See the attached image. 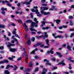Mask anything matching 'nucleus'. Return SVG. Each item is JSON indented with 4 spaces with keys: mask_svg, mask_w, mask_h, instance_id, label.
I'll return each instance as SVG.
<instances>
[{
    "mask_svg": "<svg viewBox=\"0 0 74 74\" xmlns=\"http://www.w3.org/2000/svg\"><path fill=\"white\" fill-rule=\"evenodd\" d=\"M67 27V25L62 26V28H64V29H66Z\"/></svg>",
    "mask_w": 74,
    "mask_h": 74,
    "instance_id": "48",
    "label": "nucleus"
},
{
    "mask_svg": "<svg viewBox=\"0 0 74 74\" xmlns=\"http://www.w3.org/2000/svg\"><path fill=\"white\" fill-rule=\"evenodd\" d=\"M52 36H53V37L54 38H55V39H56V38H58V36H55V34H52Z\"/></svg>",
    "mask_w": 74,
    "mask_h": 74,
    "instance_id": "29",
    "label": "nucleus"
},
{
    "mask_svg": "<svg viewBox=\"0 0 74 74\" xmlns=\"http://www.w3.org/2000/svg\"><path fill=\"white\" fill-rule=\"evenodd\" d=\"M45 42H46L47 45L49 46H50V45L49 44V39H47L46 40Z\"/></svg>",
    "mask_w": 74,
    "mask_h": 74,
    "instance_id": "17",
    "label": "nucleus"
},
{
    "mask_svg": "<svg viewBox=\"0 0 74 74\" xmlns=\"http://www.w3.org/2000/svg\"><path fill=\"white\" fill-rule=\"evenodd\" d=\"M69 25L72 26H73L74 25V22H73V21L72 20H70L69 21Z\"/></svg>",
    "mask_w": 74,
    "mask_h": 74,
    "instance_id": "11",
    "label": "nucleus"
},
{
    "mask_svg": "<svg viewBox=\"0 0 74 74\" xmlns=\"http://www.w3.org/2000/svg\"><path fill=\"white\" fill-rule=\"evenodd\" d=\"M58 38H63V36L62 35H58L57 36Z\"/></svg>",
    "mask_w": 74,
    "mask_h": 74,
    "instance_id": "31",
    "label": "nucleus"
},
{
    "mask_svg": "<svg viewBox=\"0 0 74 74\" xmlns=\"http://www.w3.org/2000/svg\"><path fill=\"white\" fill-rule=\"evenodd\" d=\"M59 64H62V66H65L66 65V64L64 63H62V62H60L59 64H58V65H59Z\"/></svg>",
    "mask_w": 74,
    "mask_h": 74,
    "instance_id": "30",
    "label": "nucleus"
},
{
    "mask_svg": "<svg viewBox=\"0 0 74 74\" xmlns=\"http://www.w3.org/2000/svg\"><path fill=\"white\" fill-rule=\"evenodd\" d=\"M34 58L35 59H39V57L38 56H36Z\"/></svg>",
    "mask_w": 74,
    "mask_h": 74,
    "instance_id": "37",
    "label": "nucleus"
},
{
    "mask_svg": "<svg viewBox=\"0 0 74 74\" xmlns=\"http://www.w3.org/2000/svg\"><path fill=\"white\" fill-rule=\"evenodd\" d=\"M69 19H73V16H70L68 17Z\"/></svg>",
    "mask_w": 74,
    "mask_h": 74,
    "instance_id": "44",
    "label": "nucleus"
},
{
    "mask_svg": "<svg viewBox=\"0 0 74 74\" xmlns=\"http://www.w3.org/2000/svg\"><path fill=\"white\" fill-rule=\"evenodd\" d=\"M74 33H71V35L70 36V37L71 38L74 36Z\"/></svg>",
    "mask_w": 74,
    "mask_h": 74,
    "instance_id": "51",
    "label": "nucleus"
},
{
    "mask_svg": "<svg viewBox=\"0 0 74 74\" xmlns=\"http://www.w3.org/2000/svg\"><path fill=\"white\" fill-rule=\"evenodd\" d=\"M38 7H37V6H34V9H36V10H34L35 11H36V10H37V8H38Z\"/></svg>",
    "mask_w": 74,
    "mask_h": 74,
    "instance_id": "56",
    "label": "nucleus"
},
{
    "mask_svg": "<svg viewBox=\"0 0 74 74\" xmlns=\"http://www.w3.org/2000/svg\"><path fill=\"white\" fill-rule=\"evenodd\" d=\"M38 50V49L36 48L34 50V51H32V52H30V54H32V53H35V51H37Z\"/></svg>",
    "mask_w": 74,
    "mask_h": 74,
    "instance_id": "18",
    "label": "nucleus"
},
{
    "mask_svg": "<svg viewBox=\"0 0 74 74\" xmlns=\"http://www.w3.org/2000/svg\"><path fill=\"white\" fill-rule=\"evenodd\" d=\"M10 51L12 52H14L15 51H16V49L11 48L10 49Z\"/></svg>",
    "mask_w": 74,
    "mask_h": 74,
    "instance_id": "14",
    "label": "nucleus"
},
{
    "mask_svg": "<svg viewBox=\"0 0 74 74\" xmlns=\"http://www.w3.org/2000/svg\"><path fill=\"white\" fill-rule=\"evenodd\" d=\"M12 67V68H13L14 67H13V66H12V65L11 66L9 65H8L6 66V69H8L9 67Z\"/></svg>",
    "mask_w": 74,
    "mask_h": 74,
    "instance_id": "15",
    "label": "nucleus"
},
{
    "mask_svg": "<svg viewBox=\"0 0 74 74\" xmlns=\"http://www.w3.org/2000/svg\"><path fill=\"white\" fill-rule=\"evenodd\" d=\"M44 61L46 62L47 63H46V65H49V66H51V64L49 63V61H48L47 59H45L44 60Z\"/></svg>",
    "mask_w": 74,
    "mask_h": 74,
    "instance_id": "5",
    "label": "nucleus"
},
{
    "mask_svg": "<svg viewBox=\"0 0 74 74\" xmlns=\"http://www.w3.org/2000/svg\"><path fill=\"white\" fill-rule=\"evenodd\" d=\"M7 5L9 6V7H11V6H12L11 5V4H10L9 3H7Z\"/></svg>",
    "mask_w": 74,
    "mask_h": 74,
    "instance_id": "59",
    "label": "nucleus"
},
{
    "mask_svg": "<svg viewBox=\"0 0 74 74\" xmlns=\"http://www.w3.org/2000/svg\"><path fill=\"white\" fill-rule=\"evenodd\" d=\"M56 53L57 55H58L59 56L61 54L60 53H59V52H56Z\"/></svg>",
    "mask_w": 74,
    "mask_h": 74,
    "instance_id": "52",
    "label": "nucleus"
},
{
    "mask_svg": "<svg viewBox=\"0 0 74 74\" xmlns=\"http://www.w3.org/2000/svg\"><path fill=\"white\" fill-rule=\"evenodd\" d=\"M14 30H16V31H14L13 32H12V33L13 34H16V29H14Z\"/></svg>",
    "mask_w": 74,
    "mask_h": 74,
    "instance_id": "32",
    "label": "nucleus"
},
{
    "mask_svg": "<svg viewBox=\"0 0 74 74\" xmlns=\"http://www.w3.org/2000/svg\"><path fill=\"white\" fill-rule=\"evenodd\" d=\"M8 44L9 45H7V47H10L14 46L15 45V44H11L10 42H8Z\"/></svg>",
    "mask_w": 74,
    "mask_h": 74,
    "instance_id": "7",
    "label": "nucleus"
},
{
    "mask_svg": "<svg viewBox=\"0 0 74 74\" xmlns=\"http://www.w3.org/2000/svg\"><path fill=\"white\" fill-rule=\"evenodd\" d=\"M67 48L68 49L70 50V51H71V47L70 46L68 45L67 46Z\"/></svg>",
    "mask_w": 74,
    "mask_h": 74,
    "instance_id": "26",
    "label": "nucleus"
},
{
    "mask_svg": "<svg viewBox=\"0 0 74 74\" xmlns=\"http://www.w3.org/2000/svg\"><path fill=\"white\" fill-rule=\"evenodd\" d=\"M17 5L18 7H20V5H21V3H18L17 4Z\"/></svg>",
    "mask_w": 74,
    "mask_h": 74,
    "instance_id": "50",
    "label": "nucleus"
},
{
    "mask_svg": "<svg viewBox=\"0 0 74 74\" xmlns=\"http://www.w3.org/2000/svg\"><path fill=\"white\" fill-rule=\"evenodd\" d=\"M15 67H15L13 69V70H17V69H18V67H17V66H16V65H14Z\"/></svg>",
    "mask_w": 74,
    "mask_h": 74,
    "instance_id": "39",
    "label": "nucleus"
},
{
    "mask_svg": "<svg viewBox=\"0 0 74 74\" xmlns=\"http://www.w3.org/2000/svg\"><path fill=\"white\" fill-rule=\"evenodd\" d=\"M14 35L16 37H18V38H20V37L18 36V34H16Z\"/></svg>",
    "mask_w": 74,
    "mask_h": 74,
    "instance_id": "43",
    "label": "nucleus"
},
{
    "mask_svg": "<svg viewBox=\"0 0 74 74\" xmlns=\"http://www.w3.org/2000/svg\"><path fill=\"white\" fill-rule=\"evenodd\" d=\"M9 62V61L7 60H4L3 61H0V64H3V63H7Z\"/></svg>",
    "mask_w": 74,
    "mask_h": 74,
    "instance_id": "4",
    "label": "nucleus"
},
{
    "mask_svg": "<svg viewBox=\"0 0 74 74\" xmlns=\"http://www.w3.org/2000/svg\"><path fill=\"white\" fill-rule=\"evenodd\" d=\"M69 31H74V29H69Z\"/></svg>",
    "mask_w": 74,
    "mask_h": 74,
    "instance_id": "62",
    "label": "nucleus"
},
{
    "mask_svg": "<svg viewBox=\"0 0 74 74\" xmlns=\"http://www.w3.org/2000/svg\"><path fill=\"white\" fill-rule=\"evenodd\" d=\"M71 57L69 58V60L70 61V62H72V63H74V61L73 60H71Z\"/></svg>",
    "mask_w": 74,
    "mask_h": 74,
    "instance_id": "35",
    "label": "nucleus"
},
{
    "mask_svg": "<svg viewBox=\"0 0 74 74\" xmlns=\"http://www.w3.org/2000/svg\"><path fill=\"white\" fill-rule=\"evenodd\" d=\"M8 3V1H2V3H3V4H4V3Z\"/></svg>",
    "mask_w": 74,
    "mask_h": 74,
    "instance_id": "42",
    "label": "nucleus"
},
{
    "mask_svg": "<svg viewBox=\"0 0 74 74\" xmlns=\"http://www.w3.org/2000/svg\"><path fill=\"white\" fill-rule=\"evenodd\" d=\"M23 56H27V54H26V51H24V53L23 54Z\"/></svg>",
    "mask_w": 74,
    "mask_h": 74,
    "instance_id": "28",
    "label": "nucleus"
},
{
    "mask_svg": "<svg viewBox=\"0 0 74 74\" xmlns=\"http://www.w3.org/2000/svg\"><path fill=\"white\" fill-rule=\"evenodd\" d=\"M57 24H59L60 22V20H56L55 21Z\"/></svg>",
    "mask_w": 74,
    "mask_h": 74,
    "instance_id": "21",
    "label": "nucleus"
},
{
    "mask_svg": "<svg viewBox=\"0 0 74 74\" xmlns=\"http://www.w3.org/2000/svg\"><path fill=\"white\" fill-rule=\"evenodd\" d=\"M8 36H9L10 37H11V33L9 32H8Z\"/></svg>",
    "mask_w": 74,
    "mask_h": 74,
    "instance_id": "46",
    "label": "nucleus"
},
{
    "mask_svg": "<svg viewBox=\"0 0 74 74\" xmlns=\"http://www.w3.org/2000/svg\"><path fill=\"white\" fill-rule=\"evenodd\" d=\"M41 23L42 24V25H41L40 26L41 27L44 26H45V25L46 23H47L46 22H45L44 21H41Z\"/></svg>",
    "mask_w": 74,
    "mask_h": 74,
    "instance_id": "12",
    "label": "nucleus"
},
{
    "mask_svg": "<svg viewBox=\"0 0 74 74\" xmlns=\"http://www.w3.org/2000/svg\"><path fill=\"white\" fill-rule=\"evenodd\" d=\"M34 22H35L36 23L34 22H32L31 23V27H34V26L35 27H37L38 25L37 24L38 23V21H37V18H34Z\"/></svg>",
    "mask_w": 74,
    "mask_h": 74,
    "instance_id": "1",
    "label": "nucleus"
},
{
    "mask_svg": "<svg viewBox=\"0 0 74 74\" xmlns=\"http://www.w3.org/2000/svg\"><path fill=\"white\" fill-rule=\"evenodd\" d=\"M50 52H51L50 51H47V54H49V53H50Z\"/></svg>",
    "mask_w": 74,
    "mask_h": 74,
    "instance_id": "61",
    "label": "nucleus"
},
{
    "mask_svg": "<svg viewBox=\"0 0 74 74\" xmlns=\"http://www.w3.org/2000/svg\"><path fill=\"white\" fill-rule=\"evenodd\" d=\"M42 44V42H39L37 43L36 45H34V47H38L40 45H41Z\"/></svg>",
    "mask_w": 74,
    "mask_h": 74,
    "instance_id": "6",
    "label": "nucleus"
},
{
    "mask_svg": "<svg viewBox=\"0 0 74 74\" xmlns=\"http://www.w3.org/2000/svg\"><path fill=\"white\" fill-rule=\"evenodd\" d=\"M41 12L42 14H43V15H49V14H50V12H44V11L42 10L41 11Z\"/></svg>",
    "mask_w": 74,
    "mask_h": 74,
    "instance_id": "3",
    "label": "nucleus"
},
{
    "mask_svg": "<svg viewBox=\"0 0 74 74\" xmlns=\"http://www.w3.org/2000/svg\"><path fill=\"white\" fill-rule=\"evenodd\" d=\"M26 23H30V22H32V21L31 20H28L26 21Z\"/></svg>",
    "mask_w": 74,
    "mask_h": 74,
    "instance_id": "27",
    "label": "nucleus"
},
{
    "mask_svg": "<svg viewBox=\"0 0 74 74\" xmlns=\"http://www.w3.org/2000/svg\"><path fill=\"white\" fill-rule=\"evenodd\" d=\"M63 28V26H60L58 27V29H60V30H61V29H62Z\"/></svg>",
    "mask_w": 74,
    "mask_h": 74,
    "instance_id": "49",
    "label": "nucleus"
},
{
    "mask_svg": "<svg viewBox=\"0 0 74 74\" xmlns=\"http://www.w3.org/2000/svg\"><path fill=\"white\" fill-rule=\"evenodd\" d=\"M11 25L13 26H15V24L14 23H12Z\"/></svg>",
    "mask_w": 74,
    "mask_h": 74,
    "instance_id": "64",
    "label": "nucleus"
},
{
    "mask_svg": "<svg viewBox=\"0 0 74 74\" xmlns=\"http://www.w3.org/2000/svg\"><path fill=\"white\" fill-rule=\"evenodd\" d=\"M51 60H52V61H53V62H55V61L56 60V59L55 58L53 57L51 58Z\"/></svg>",
    "mask_w": 74,
    "mask_h": 74,
    "instance_id": "34",
    "label": "nucleus"
},
{
    "mask_svg": "<svg viewBox=\"0 0 74 74\" xmlns=\"http://www.w3.org/2000/svg\"><path fill=\"white\" fill-rule=\"evenodd\" d=\"M21 59H22V57H21L18 59L17 60H18V61H19V60H21Z\"/></svg>",
    "mask_w": 74,
    "mask_h": 74,
    "instance_id": "55",
    "label": "nucleus"
},
{
    "mask_svg": "<svg viewBox=\"0 0 74 74\" xmlns=\"http://www.w3.org/2000/svg\"><path fill=\"white\" fill-rule=\"evenodd\" d=\"M48 5L46 4H42V5L43 6H47Z\"/></svg>",
    "mask_w": 74,
    "mask_h": 74,
    "instance_id": "54",
    "label": "nucleus"
},
{
    "mask_svg": "<svg viewBox=\"0 0 74 74\" xmlns=\"http://www.w3.org/2000/svg\"><path fill=\"white\" fill-rule=\"evenodd\" d=\"M0 28L4 29V28H5V25H2L0 23Z\"/></svg>",
    "mask_w": 74,
    "mask_h": 74,
    "instance_id": "19",
    "label": "nucleus"
},
{
    "mask_svg": "<svg viewBox=\"0 0 74 74\" xmlns=\"http://www.w3.org/2000/svg\"><path fill=\"white\" fill-rule=\"evenodd\" d=\"M55 6H51V8H51L49 9V10L50 11H53V10H54V8H55Z\"/></svg>",
    "mask_w": 74,
    "mask_h": 74,
    "instance_id": "23",
    "label": "nucleus"
},
{
    "mask_svg": "<svg viewBox=\"0 0 74 74\" xmlns=\"http://www.w3.org/2000/svg\"><path fill=\"white\" fill-rule=\"evenodd\" d=\"M31 40L33 42L34 41V40H35V38L34 37H32L31 38Z\"/></svg>",
    "mask_w": 74,
    "mask_h": 74,
    "instance_id": "40",
    "label": "nucleus"
},
{
    "mask_svg": "<svg viewBox=\"0 0 74 74\" xmlns=\"http://www.w3.org/2000/svg\"><path fill=\"white\" fill-rule=\"evenodd\" d=\"M38 71V68H36L34 72H36V71Z\"/></svg>",
    "mask_w": 74,
    "mask_h": 74,
    "instance_id": "57",
    "label": "nucleus"
},
{
    "mask_svg": "<svg viewBox=\"0 0 74 74\" xmlns=\"http://www.w3.org/2000/svg\"><path fill=\"white\" fill-rule=\"evenodd\" d=\"M43 72H41V74H46V72L47 71V69L44 68L43 69Z\"/></svg>",
    "mask_w": 74,
    "mask_h": 74,
    "instance_id": "8",
    "label": "nucleus"
},
{
    "mask_svg": "<svg viewBox=\"0 0 74 74\" xmlns=\"http://www.w3.org/2000/svg\"><path fill=\"white\" fill-rule=\"evenodd\" d=\"M27 43L28 45H30L31 44V42L30 41V39L28 38L27 41Z\"/></svg>",
    "mask_w": 74,
    "mask_h": 74,
    "instance_id": "10",
    "label": "nucleus"
},
{
    "mask_svg": "<svg viewBox=\"0 0 74 74\" xmlns=\"http://www.w3.org/2000/svg\"><path fill=\"white\" fill-rule=\"evenodd\" d=\"M44 48H49V46H45L44 47Z\"/></svg>",
    "mask_w": 74,
    "mask_h": 74,
    "instance_id": "58",
    "label": "nucleus"
},
{
    "mask_svg": "<svg viewBox=\"0 0 74 74\" xmlns=\"http://www.w3.org/2000/svg\"><path fill=\"white\" fill-rule=\"evenodd\" d=\"M24 25L25 26V30L26 32H27V31L29 30V29L27 28V26L25 23H24Z\"/></svg>",
    "mask_w": 74,
    "mask_h": 74,
    "instance_id": "9",
    "label": "nucleus"
},
{
    "mask_svg": "<svg viewBox=\"0 0 74 74\" xmlns=\"http://www.w3.org/2000/svg\"><path fill=\"white\" fill-rule=\"evenodd\" d=\"M45 1H46V0H41V2L42 3H44L45 2Z\"/></svg>",
    "mask_w": 74,
    "mask_h": 74,
    "instance_id": "53",
    "label": "nucleus"
},
{
    "mask_svg": "<svg viewBox=\"0 0 74 74\" xmlns=\"http://www.w3.org/2000/svg\"><path fill=\"white\" fill-rule=\"evenodd\" d=\"M31 17L32 19L33 18V13H30Z\"/></svg>",
    "mask_w": 74,
    "mask_h": 74,
    "instance_id": "47",
    "label": "nucleus"
},
{
    "mask_svg": "<svg viewBox=\"0 0 74 74\" xmlns=\"http://www.w3.org/2000/svg\"><path fill=\"white\" fill-rule=\"evenodd\" d=\"M65 38H67L68 37H69V35L66 34H65Z\"/></svg>",
    "mask_w": 74,
    "mask_h": 74,
    "instance_id": "45",
    "label": "nucleus"
},
{
    "mask_svg": "<svg viewBox=\"0 0 74 74\" xmlns=\"http://www.w3.org/2000/svg\"><path fill=\"white\" fill-rule=\"evenodd\" d=\"M69 73H71V74H72V73H73V71L72 70H71L69 71Z\"/></svg>",
    "mask_w": 74,
    "mask_h": 74,
    "instance_id": "60",
    "label": "nucleus"
},
{
    "mask_svg": "<svg viewBox=\"0 0 74 74\" xmlns=\"http://www.w3.org/2000/svg\"><path fill=\"white\" fill-rule=\"evenodd\" d=\"M15 58V57L14 56H12V57H9L8 59H9V60H12L14 58Z\"/></svg>",
    "mask_w": 74,
    "mask_h": 74,
    "instance_id": "25",
    "label": "nucleus"
},
{
    "mask_svg": "<svg viewBox=\"0 0 74 74\" xmlns=\"http://www.w3.org/2000/svg\"><path fill=\"white\" fill-rule=\"evenodd\" d=\"M29 29L31 32H34V31H35V32H37V31L36 30H35L34 29H33L32 28H30Z\"/></svg>",
    "mask_w": 74,
    "mask_h": 74,
    "instance_id": "20",
    "label": "nucleus"
},
{
    "mask_svg": "<svg viewBox=\"0 0 74 74\" xmlns=\"http://www.w3.org/2000/svg\"><path fill=\"white\" fill-rule=\"evenodd\" d=\"M31 11H32L33 12H35L36 14H37V16H39V17H41V16H42V15L41 14H39L40 13L38 12V10L36 9V10H35L34 9H31Z\"/></svg>",
    "mask_w": 74,
    "mask_h": 74,
    "instance_id": "2",
    "label": "nucleus"
},
{
    "mask_svg": "<svg viewBox=\"0 0 74 74\" xmlns=\"http://www.w3.org/2000/svg\"><path fill=\"white\" fill-rule=\"evenodd\" d=\"M33 66V63L32 62H31L30 63H29V67H32Z\"/></svg>",
    "mask_w": 74,
    "mask_h": 74,
    "instance_id": "33",
    "label": "nucleus"
},
{
    "mask_svg": "<svg viewBox=\"0 0 74 74\" xmlns=\"http://www.w3.org/2000/svg\"><path fill=\"white\" fill-rule=\"evenodd\" d=\"M50 27H43L42 28V29L43 30H45V29H46V30H47V29H50Z\"/></svg>",
    "mask_w": 74,
    "mask_h": 74,
    "instance_id": "16",
    "label": "nucleus"
},
{
    "mask_svg": "<svg viewBox=\"0 0 74 74\" xmlns=\"http://www.w3.org/2000/svg\"><path fill=\"white\" fill-rule=\"evenodd\" d=\"M44 36H45V37H48V35H47V32H44Z\"/></svg>",
    "mask_w": 74,
    "mask_h": 74,
    "instance_id": "36",
    "label": "nucleus"
},
{
    "mask_svg": "<svg viewBox=\"0 0 74 74\" xmlns=\"http://www.w3.org/2000/svg\"><path fill=\"white\" fill-rule=\"evenodd\" d=\"M1 11H7V9L6 8H1Z\"/></svg>",
    "mask_w": 74,
    "mask_h": 74,
    "instance_id": "22",
    "label": "nucleus"
},
{
    "mask_svg": "<svg viewBox=\"0 0 74 74\" xmlns=\"http://www.w3.org/2000/svg\"><path fill=\"white\" fill-rule=\"evenodd\" d=\"M10 72L7 70H5L4 71V73L5 74H10Z\"/></svg>",
    "mask_w": 74,
    "mask_h": 74,
    "instance_id": "24",
    "label": "nucleus"
},
{
    "mask_svg": "<svg viewBox=\"0 0 74 74\" xmlns=\"http://www.w3.org/2000/svg\"><path fill=\"white\" fill-rule=\"evenodd\" d=\"M1 14H3L4 16H5V12L4 11H2L1 12Z\"/></svg>",
    "mask_w": 74,
    "mask_h": 74,
    "instance_id": "38",
    "label": "nucleus"
},
{
    "mask_svg": "<svg viewBox=\"0 0 74 74\" xmlns=\"http://www.w3.org/2000/svg\"><path fill=\"white\" fill-rule=\"evenodd\" d=\"M48 9V8L47 7H45L44 8H41L40 10H43V11H45V10H47Z\"/></svg>",
    "mask_w": 74,
    "mask_h": 74,
    "instance_id": "13",
    "label": "nucleus"
},
{
    "mask_svg": "<svg viewBox=\"0 0 74 74\" xmlns=\"http://www.w3.org/2000/svg\"><path fill=\"white\" fill-rule=\"evenodd\" d=\"M51 42H55V40H51Z\"/></svg>",
    "mask_w": 74,
    "mask_h": 74,
    "instance_id": "63",
    "label": "nucleus"
},
{
    "mask_svg": "<svg viewBox=\"0 0 74 74\" xmlns=\"http://www.w3.org/2000/svg\"><path fill=\"white\" fill-rule=\"evenodd\" d=\"M25 4L26 5H29V4H30V3L29 2H27L25 1Z\"/></svg>",
    "mask_w": 74,
    "mask_h": 74,
    "instance_id": "41",
    "label": "nucleus"
}]
</instances>
